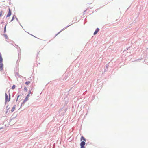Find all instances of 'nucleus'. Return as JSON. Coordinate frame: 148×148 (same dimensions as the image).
<instances>
[{
	"mask_svg": "<svg viewBox=\"0 0 148 148\" xmlns=\"http://www.w3.org/2000/svg\"><path fill=\"white\" fill-rule=\"evenodd\" d=\"M3 58L1 56V54L0 53V69L1 70H2L3 69Z\"/></svg>",
	"mask_w": 148,
	"mask_h": 148,
	"instance_id": "obj_1",
	"label": "nucleus"
},
{
	"mask_svg": "<svg viewBox=\"0 0 148 148\" xmlns=\"http://www.w3.org/2000/svg\"><path fill=\"white\" fill-rule=\"evenodd\" d=\"M15 107H16L15 105L13 106V107H12V110H11V111L12 112H13V111H14V110H15Z\"/></svg>",
	"mask_w": 148,
	"mask_h": 148,
	"instance_id": "obj_9",
	"label": "nucleus"
},
{
	"mask_svg": "<svg viewBox=\"0 0 148 148\" xmlns=\"http://www.w3.org/2000/svg\"><path fill=\"white\" fill-rule=\"evenodd\" d=\"M2 128H0V130L2 129Z\"/></svg>",
	"mask_w": 148,
	"mask_h": 148,
	"instance_id": "obj_16",
	"label": "nucleus"
},
{
	"mask_svg": "<svg viewBox=\"0 0 148 148\" xmlns=\"http://www.w3.org/2000/svg\"><path fill=\"white\" fill-rule=\"evenodd\" d=\"M28 99V98H27V97H26L25 98V99L24 100L23 102V103H24L25 102L27 101Z\"/></svg>",
	"mask_w": 148,
	"mask_h": 148,
	"instance_id": "obj_8",
	"label": "nucleus"
},
{
	"mask_svg": "<svg viewBox=\"0 0 148 148\" xmlns=\"http://www.w3.org/2000/svg\"><path fill=\"white\" fill-rule=\"evenodd\" d=\"M93 98H94V96H93Z\"/></svg>",
	"mask_w": 148,
	"mask_h": 148,
	"instance_id": "obj_17",
	"label": "nucleus"
},
{
	"mask_svg": "<svg viewBox=\"0 0 148 148\" xmlns=\"http://www.w3.org/2000/svg\"><path fill=\"white\" fill-rule=\"evenodd\" d=\"M86 144V143L84 141H82L80 144V146H81L80 148H85L84 145Z\"/></svg>",
	"mask_w": 148,
	"mask_h": 148,
	"instance_id": "obj_2",
	"label": "nucleus"
},
{
	"mask_svg": "<svg viewBox=\"0 0 148 148\" xmlns=\"http://www.w3.org/2000/svg\"><path fill=\"white\" fill-rule=\"evenodd\" d=\"M109 66L108 64H107L106 65L105 67H104L105 71H107V69Z\"/></svg>",
	"mask_w": 148,
	"mask_h": 148,
	"instance_id": "obj_7",
	"label": "nucleus"
},
{
	"mask_svg": "<svg viewBox=\"0 0 148 148\" xmlns=\"http://www.w3.org/2000/svg\"><path fill=\"white\" fill-rule=\"evenodd\" d=\"M15 85H13V86L12 87V89H15Z\"/></svg>",
	"mask_w": 148,
	"mask_h": 148,
	"instance_id": "obj_13",
	"label": "nucleus"
},
{
	"mask_svg": "<svg viewBox=\"0 0 148 148\" xmlns=\"http://www.w3.org/2000/svg\"><path fill=\"white\" fill-rule=\"evenodd\" d=\"M80 140H81V141H82L83 140L84 141H86V139H85V138L83 136H82L81 137Z\"/></svg>",
	"mask_w": 148,
	"mask_h": 148,
	"instance_id": "obj_6",
	"label": "nucleus"
},
{
	"mask_svg": "<svg viewBox=\"0 0 148 148\" xmlns=\"http://www.w3.org/2000/svg\"><path fill=\"white\" fill-rule=\"evenodd\" d=\"M30 82L28 81L26 82L25 83V84L27 85H28L29 84H30Z\"/></svg>",
	"mask_w": 148,
	"mask_h": 148,
	"instance_id": "obj_10",
	"label": "nucleus"
},
{
	"mask_svg": "<svg viewBox=\"0 0 148 148\" xmlns=\"http://www.w3.org/2000/svg\"><path fill=\"white\" fill-rule=\"evenodd\" d=\"M3 13V11H1L0 12V17H1V16H2Z\"/></svg>",
	"mask_w": 148,
	"mask_h": 148,
	"instance_id": "obj_11",
	"label": "nucleus"
},
{
	"mask_svg": "<svg viewBox=\"0 0 148 148\" xmlns=\"http://www.w3.org/2000/svg\"><path fill=\"white\" fill-rule=\"evenodd\" d=\"M24 89H25V90H27V88H26V87H25L24 88Z\"/></svg>",
	"mask_w": 148,
	"mask_h": 148,
	"instance_id": "obj_15",
	"label": "nucleus"
},
{
	"mask_svg": "<svg viewBox=\"0 0 148 148\" xmlns=\"http://www.w3.org/2000/svg\"><path fill=\"white\" fill-rule=\"evenodd\" d=\"M99 31V29L98 28H97L96 30H95V31L94 32L93 35H96Z\"/></svg>",
	"mask_w": 148,
	"mask_h": 148,
	"instance_id": "obj_4",
	"label": "nucleus"
},
{
	"mask_svg": "<svg viewBox=\"0 0 148 148\" xmlns=\"http://www.w3.org/2000/svg\"><path fill=\"white\" fill-rule=\"evenodd\" d=\"M29 94L28 95H27L26 97H27V98H28V97L29 96Z\"/></svg>",
	"mask_w": 148,
	"mask_h": 148,
	"instance_id": "obj_14",
	"label": "nucleus"
},
{
	"mask_svg": "<svg viewBox=\"0 0 148 148\" xmlns=\"http://www.w3.org/2000/svg\"><path fill=\"white\" fill-rule=\"evenodd\" d=\"M8 10H9L8 13L7 15V17H8L10 16L11 14L10 9V8H9L8 9Z\"/></svg>",
	"mask_w": 148,
	"mask_h": 148,
	"instance_id": "obj_5",
	"label": "nucleus"
},
{
	"mask_svg": "<svg viewBox=\"0 0 148 148\" xmlns=\"http://www.w3.org/2000/svg\"><path fill=\"white\" fill-rule=\"evenodd\" d=\"M15 19V17H14V16H13L12 18V19H11V20L10 21V22H12V21L14 19Z\"/></svg>",
	"mask_w": 148,
	"mask_h": 148,
	"instance_id": "obj_12",
	"label": "nucleus"
},
{
	"mask_svg": "<svg viewBox=\"0 0 148 148\" xmlns=\"http://www.w3.org/2000/svg\"><path fill=\"white\" fill-rule=\"evenodd\" d=\"M5 102H9L10 101V97H9L8 98V95L6 93L5 94Z\"/></svg>",
	"mask_w": 148,
	"mask_h": 148,
	"instance_id": "obj_3",
	"label": "nucleus"
}]
</instances>
